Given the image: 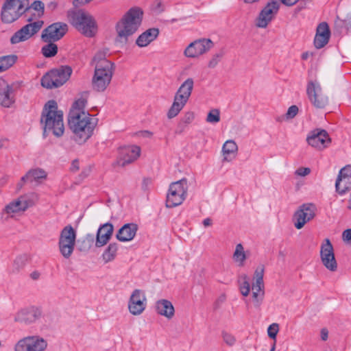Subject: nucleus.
<instances>
[{
    "instance_id": "4468645a",
    "label": "nucleus",
    "mask_w": 351,
    "mask_h": 351,
    "mask_svg": "<svg viewBox=\"0 0 351 351\" xmlns=\"http://www.w3.org/2000/svg\"><path fill=\"white\" fill-rule=\"evenodd\" d=\"M47 342L37 335L28 336L20 339L14 347L15 351H45Z\"/></svg>"
},
{
    "instance_id": "0e129e2a",
    "label": "nucleus",
    "mask_w": 351,
    "mask_h": 351,
    "mask_svg": "<svg viewBox=\"0 0 351 351\" xmlns=\"http://www.w3.org/2000/svg\"><path fill=\"white\" fill-rule=\"evenodd\" d=\"M256 290H253L252 297L255 300H258V293Z\"/></svg>"
},
{
    "instance_id": "5701e85b",
    "label": "nucleus",
    "mask_w": 351,
    "mask_h": 351,
    "mask_svg": "<svg viewBox=\"0 0 351 351\" xmlns=\"http://www.w3.org/2000/svg\"><path fill=\"white\" fill-rule=\"evenodd\" d=\"M15 102L13 85L9 84L5 80L0 78V105L10 108Z\"/></svg>"
},
{
    "instance_id": "c03bdc74",
    "label": "nucleus",
    "mask_w": 351,
    "mask_h": 351,
    "mask_svg": "<svg viewBox=\"0 0 351 351\" xmlns=\"http://www.w3.org/2000/svg\"><path fill=\"white\" fill-rule=\"evenodd\" d=\"M220 121V112L218 109L211 110L207 115L206 121L210 123H217Z\"/></svg>"
},
{
    "instance_id": "4d7b16f0",
    "label": "nucleus",
    "mask_w": 351,
    "mask_h": 351,
    "mask_svg": "<svg viewBox=\"0 0 351 351\" xmlns=\"http://www.w3.org/2000/svg\"><path fill=\"white\" fill-rule=\"evenodd\" d=\"M321 339L322 341H326L328 337V331L326 328H322L320 332Z\"/></svg>"
},
{
    "instance_id": "dca6fc26",
    "label": "nucleus",
    "mask_w": 351,
    "mask_h": 351,
    "mask_svg": "<svg viewBox=\"0 0 351 351\" xmlns=\"http://www.w3.org/2000/svg\"><path fill=\"white\" fill-rule=\"evenodd\" d=\"M214 44L209 38H200L191 43L184 51L186 57L195 58L208 51Z\"/></svg>"
},
{
    "instance_id": "f8f14e48",
    "label": "nucleus",
    "mask_w": 351,
    "mask_h": 351,
    "mask_svg": "<svg viewBox=\"0 0 351 351\" xmlns=\"http://www.w3.org/2000/svg\"><path fill=\"white\" fill-rule=\"evenodd\" d=\"M306 95L311 104L317 109H324L328 104V97L324 93L319 83L317 81L308 82Z\"/></svg>"
},
{
    "instance_id": "cd10ccee",
    "label": "nucleus",
    "mask_w": 351,
    "mask_h": 351,
    "mask_svg": "<svg viewBox=\"0 0 351 351\" xmlns=\"http://www.w3.org/2000/svg\"><path fill=\"white\" fill-rule=\"evenodd\" d=\"M47 172L41 168H35L29 169L25 176L22 177V180H27V182L40 184L47 178Z\"/></svg>"
},
{
    "instance_id": "a18cd8bd",
    "label": "nucleus",
    "mask_w": 351,
    "mask_h": 351,
    "mask_svg": "<svg viewBox=\"0 0 351 351\" xmlns=\"http://www.w3.org/2000/svg\"><path fill=\"white\" fill-rule=\"evenodd\" d=\"M45 5L40 1H34L30 6L27 5V12L29 10L33 9L38 12V16H41L44 13Z\"/></svg>"
},
{
    "instance_id": "f3484780",
    "label": "nucleus",
    "mask_w": 351,
    "mask_h": 351,
    "mask_svg": "<svg viewBox=\"0 0 351 351\" xmlns=\"http://www.w3.org/2000/svg\"><path fill=\"white\" fill-rule=\"evenodd\" d=\"M68 30V26L63 23H54L45 28L41 35L45 43L56 42L62 38Z\"/></svg>"
},
{
    "instance_id": "6ab92c4d",
    "label": "nucleus",
    "mask_w": 351,
    "mask_h": 351,
    "mask_svg": "<svg viewBox=\"0 0 351 351\" xmlns=\"http://www.w3.org/2000/svg\"><path fill=\"white\" fill-rule=\"evenodd\" d=\"M147 298L145 293L141 289H134L130 295L128 308L134 315L141 314L146 308Z\"/></svg>"
},
{
    "instance_id": "13d9d810",
    "label": "nucleus",
    "mask_w": 351,
    "mask_h": 351,
    "mask_svg": "<svg viewBox=\"0 0 351 351\" xmlns=\"http://www.w3.org/2000/svg\"><path fill=\"white\" fill-rule=\"evenodd\" d=\"M91 1L92 0H73V3L74 6L77 7V6H80L82 5L86 4Z\"/></svg>"
},
{
    "instance_id": "a211bd4d",
    "label": "nucleus",
    "mask_w": 351,
    "mask_h": 351,
    "mask_svg": "<svg viewBox=\"0 0 351 351\" xmlns=\"http://www.w3.org/2000/svg\"><path fill=\"white\" fill-rule=\"evenodd\" d=\"M280 8L279 2L277 0H271L268 2L264 8L261 11L257 19L256 26L265 28L269 23L273 19Z\"/></svg>"
},
{
    "instance_id": "72a5a7b5",
    "label": "nucleus",
    "mask_w": 351,
    "mask_h": 351,
    "mask_svg": "<svg viewBox=\"0 0 351 351\" xmlns=\"http://www.w3.org/2000/svg\"><path fill=\"white\" fill-rule=\"evenodd\" d=\"M16 55H8L0 57V73L10 68L17 60Z\"/></svg>"
},
{
    "instance_id": "4c0bfd02",
    "label": "nucleus",
    "mask_w": 351,
    "mask_h": 351,
    "mask_svg": "<svg viewBox=\"0 0 351 351\" xmlns=\"http://www.w3.org/2000/svg\"><path fill=\"white\" fill-rule=\"evenodd\" d=\"M335 27L341 32H348L351 29V15L347 16L344 19L337 18L335 22Z\"/></svg>"
},
{
    "instance_id": "7ed1b4c3",
    "label": "nucleus",
    "mask_w": 351,
    "mask_h": 351,
    "mask_svg": "<svg viewBox=\"0 0 351 351\" xmlns=\"http://www.w3.org/2000/svg\"><path fill=\"white\" fill-rule=\"evenodd\" d=\"M143 12L138 7L130 8L116 24L115 29L117 43L125 45L128 38L134 34L140 27L143 19Z\"/></svg>"
},
{
    "instance_id": "ddd939ff",
    "label": "nucleus",
    "mask_w": 351,
    "mask_h": 351,
    "mask_svg": "<svg viewBox=\"0 0 351 351\" xmlns=\"http://www.w3.org/2000/svg\"><path fill=\"white\" fill-rule=\"evenodd\" d=\"M32 19L29 18L27 21L29 23L22 27L12 36L10 38L11 44L16 45L25 42L40 31L43 25V21L38 20L36 21L32 22Z\"/></svg>"
},
{
    "instance_id": "58836bf2",
    "label": "nucleus",
    "mask_w": 351,
    "mask_h": 351,
    "mask_svg": "<svg viewBox=\"0 0 351 351\" xmlns=\"http://www.w3.org/2000/svg\"><path fill=\"white\" fill-rule=\"evenodd\" d=\"M46 45L41 49L43 55L46 58H51L55 56L58 53V46L54 42L47 43Z\"/></svg>"
},
{
    "instance_id": "393cba45",
    "label": "nucleus",
    "mask_w": 351,
    "mask_h": 351,
    "mask_svg": "<svg viewBox=\"0 0 351 351\" xmlns=\"http://www.w3.org/2000/svg\"><path fill=\"white\" fill-rule=\"evenodd\" d=\"M113 226L110 223H106L101 226L97 233L95 245L97 247L105 245L110 239L113 233Z\"/></svg>"
},
{
    "instance_id": "e2e57ef3",
    "label": "nucleus",
    "mask_w": 351,
    "mask_h": 351,
    "mask_svg": "<svg viewBox=\"0 0 351 351\" xmlns=\"http://www.w3.org/2000/svg\"><path fill=\"white\" fill-rule=\"evenodd\" d=\"M33 280H38L40 277V273L38 271H34L30 275Z\"/></svg>"
},
{
    "instance_id": "a878e982",
    "label": "nucleus",
    "mask_w": 351,
    "mask_h": 351,
    "mask_svg": "<svg viewBox=\"0 0 351 351\" xmlns=\"http://www.w3.org/2000/svg\"><path fill=\"white\" fill-rule=\"evenodd\" d=\"M350 178H351V165H346L341 169L336 180L335 188L336 191L339 194L343 195L350 190V187L346 185L347 183H345L343 186H341V182L343 180H349Z\"/></svg>"
},
{
    "instance_id": "09e8293b",
    "label": "nucleus",
    "mask_w": 351,
    "mask_h": 351,
    "mask_svg": "<svg viewBox=\"0 0 351 351\" xmlns=\"http://www.w3.org/2000/svg\"><path fill=\"white\" fill-rule=\"evenodd\" d=\"M222 56H223L222 53L215 54L208 62V67L212 68V69L215 68L218 64L219 61L221 60V58H222Z\"/></svg>"
},
{
    "instance_id": "3c124183",
    "label": "nucleus",
    "mask_w": 351,
    "mask_h": 351,
    "mask_svg": "<svg viewBox=\"0 0 351 351\" xmlns=\"http://www.w3.org/2000/svg\"><path fill=\"white\" fill-rule=\"evenodd\" d=\"M311 172V169L308 167H300L295 171V174L300 176H306Z\"/></svg>"
},
{
    "instance_id": "37998d69",
    "label": "nucleus",
    "mask_w": 351,
    "mask_h": 351,
    "mask_svg": "<svg viewBox=\"0 0 351 351\" xmlns=\"http://www.w3.org/2000/svg\"><path fill=\"white\" fill-rule=\"evenodd\" d=\"M86 104V99H82V98L78 99L73 103L72 108L70 110V112L75 111L76 113L77 112H79V113L87 112L86 111L84 110Z\"/></svg>"
},
{
    "instance_id": "c9c22d12",
    "label": "nucleus",
    "mask_w": 351,
    "mask_h": 351,
    "mask_svg": "<svg viewBox=\"0 0 351 351\" xmlns=\"http://www.w3.org/2000/svg\"><path fill=\"white\" fill-rule=\"evenodd\" d=\"M108 53L107 49L98 51L93 59V64H95V67H104L105 63H112L111 61L106 59V56Z\"/></svg>"
},
{
    "instance_id": "ea45409f",
    "label": "nucleus",
    "mask_w": 351,
    "mask_h": 351,
    "mask_svg": "<svg viewBox=\"0 0 351 351\" xmlns=\"http://www.w3.org/2000/svg\"><path fill=\"white\" fill-rule=\"evenodd\" d=\"M237 145L232 140H228L226 141L222 147V152L224 155L234 154L237 152Z\"/></svg>"
},
{
    "instance_id": "de8ad7c7",
    "label": "nucleus",
    "mask_w": 351,
    "mask_h": 351,
    "mask_svg": "<svg viewBox=\"0 0 351 351\" xmlns=\"http://www.w3.org/2000/svg\"><path fill=\"white\" fill-rule=\"evenodd\" d=\"M278 331H279L278 324L273 323L267 328V335L271 339H273L275 340Z\"/></svg>"
},
{
    "instance_id": "c756f323",
    "label": "nucleus",
    "mask_w": 351,
    "mask_h": 351,
    "mask_svg": "<svg viewBox=\"0 0 351 351\" xmlns=\"http://www.w3.org/2000/svg\"><path fill=\"white\" fill-rule=\"evenodd\" d=\"M156 312L168 319H171L173 317L175 310L172 303L167 300L162 299L159 300L156 303Z\"/></svg>"
},
{
    "instance_id": "c85d7f7f",
    "label": "nucleus",
    "mask_w": 351,
    "mask_h": 351,
    "mask_svg": "<svg viewBox=\"0 0 351 351\" xmlns=\"http://www.w3.org/2000/svg\"><path fill=\"white\" fill-rule=\"evenodd\" d=\"M316 207L313 204H304L293 215V219H313L315 217Z\"/></svg>"
},
{
    "instance_id": "69168bd1",
    "label": "nucleus",
    "mask_w": 351,
    "mask_h": 351,
    "mask_svg": "<svg viewBox=\"0 0 351 351\" xmlns=\"http://www.w3.org/2000/svg\"><path fill=\"white\" fill-rule=\"evenodd\" d=\"M203 224L205 228L212 225V221H203Z\"/></svg>"
},
{
    "instance_id": "2eb2a0df",
    "label": "nucleus",
    "mask_w": 351,
    "mask_h": 351,
    "mask_svg": "<svg viewBox=\"0 0 351 351\" xmlns=\"http://www.w3.org/2000/svg\"><path fill=\"white\" fill-rule=\"evenodd\" d=\"M320 258L323 265L330 271H336L337 262L334 248L329 239H325L320 246Z\"/></svg>"
},
{
    "instance_id": "774afa93",
    "label": "nucleus",
    "mask_w": 351,
    "mask_h": 351,
    "mask_svg": "<svg viewBox=\"0 0 351 351\" xmlns=\"http://www.w3.org/2000/svg\"><path fill=\"white\" fill-rule=\"evenodd\" d=\"M143 133H145V136H147V137H150L152 135V133L149 132V131H147V130L144 131Z\"/></svg>"
},
{
    "instance_id": "bf43d9fd",
    "label": "nucleus",
    "mask_w": 351,
    "mask_h": 351,
    "mask_svg": "<svg viewBox=\"0 0 351 351\" xmlns=\"http://www.w3.org/2000/svg\"><path fill=\"white\" fill-rule=\"evenodd\" d=\"M299 0H281V2L287 6H291L295 4Z\"/></svg>"
},
{
    "instance_id": "49530a36",
    "label": "nucleus",
    "mask_w": 351,
    "mask_h": 351,
    "mask_svg": "<svg viewBox=\"0 0 351 351\" xmlns=\"http://www.w3.org/2000/svg\"><path fill=\"white\" fill-rule=\"evenodd\" d=\"M221 337L224 343L228 346L232 347L236 343L235 337L226 331H222Z\"/></svg>"
},
{
    "instance_id": "8fccbe9b",
    "label": "nucleus",
    "mask_w": 351,
    "mask_h": 351,
    "mask_svg": "<svg viewBox=\"0 0 351 351\" xmlns=\"http://www.w3.org/2000/svg\"><path fill=\"white\" fill-rule=\"evenodd\" d=\"M298 112V107L295 105H293L288 108L286 113V118L287 119H293L296 116Z\"/></svg>"
},
{
    "instance_id": "412c9836",
    "label": "nucleus",
    "mask_w": 351,
    "mask_h": 351,
    "mask_svg": "<svg viewBox=\"0 0 351 351\" xmlns=\"http://www.w3.org/2000/svg\"><path fill=\"white\" fill-rule=\"evenodd\" d=\"M42 316V311L36 306H29L19 311L15 315L14 320L25 324H31L39 319Z\"/></svg>"
},
{
    "instance_id": "7c9ffc66",
    "label": "nucleus",
    "mask_w": 351,
    "mask_h": 351,
    "mask_svg": "<svg viewBox=\"0 0 351 351\" xmlns=\"http://www.w3.org/2000/svg\"><path fill=\"white\" fill-rule=\"evenodd\" d=\"M159 34V30L157 28H150L142 33L136 39V44L140 47L147 46L151 42L154 40Z\"/></svg>"
},
{
    "instance_id": "79ce46f5",
    "label": "nucleus",
    "mask_w": 351,
    "mask_h": 351,
    "mask_svg": "<svg viewBox=\"0 0 351 351\" xmlns=\"http://www.w3.org/2000/svg\"><path fill=\"white\" fill-rule=\"evenodd\" d=\"M240 282L239 289L241 294L243 296H247L250 291V285L248 280V278L246 275H244Z\"/></svg>"
},
{
    "instance_id": "bb28decb",
    "label": "nucleus",
    "mask_w": 351,
    "mask_h": 351,
    "mask_svg": "<svg viewBox=\"0 0 351 351\" xmlns=\"http://www.w3.org/2000/svg\"><path fill=\"white\" fill-rule=\"evenodd\" d=\"M137 230L138 226L136 223H126L119 230L116 237L120 241H130L135 237Z\"/></svg>"
},
{
    "instance_id": "9b49d317",
    "label": "nucleus",
    "mask_w": 351,
    "mask_h": 351,
    "mask_svg": "<svg viewBox=\"0 0 351 351\" xmlns=\"http://www.w3.org/2000/svg\"><path fill=\"white\" fill-rule=\"evenodd\" d=\"M36 195L34 193L21 195L7 204L4 211L10 217L20 216L28 208L34 205Z\"/></svg>"
},
{
    "instance_id": "2f4dec72",
    "label": "nucleus",
    "mask_w": 351,
    "mask_h": 351,
    "mask_svg": "<svg viewBox=\"0 0 351 351\" xmlns=\"http://www.w3.org/2000/svg\"><path fill=\"white\" fill-rule=\"evenodd\" d=\"M264 270L265 268L263 265H259L256 269L254 274V282L252 284V290H256L257 291H263L264 288Z\"/></svg>"
},
{
    "instance_id": "f03ea898",
    "label": "nucleus",
    "mask_w": 351,
    "mask_h": 351,
    "mask_svg": "<svg viewBox=\"0 0 351 351\" xmlns=\"http://www.w3.org/2000/svg\"><path fill=\"white\" fill-rule=\"evenodd\" d=\"M69 127L73 133V138L78 144L84 143L93 134L96 125L88 112H69Z\"/></svg>"
},
{
    "instance_id": "5fc2aeb1",
    "label": "nucleus",
    "mask_w": 351,
    "mask_h": 351,
    "mask_svg": "<svg viewBox=\"0 0 351 351\" xmlns=\"http://www.w3.org/2000/svg\"><path fill=\"white\" fill-rule=\"evenodd\" d=\"M152 184V179L149 178H144L142 182V188L143 190H147L149 186Z\"/></svg>"
},
{
    "instance_id": "0eeeda50",
    "label": "nucleus",
    "mask_w": 351,
    "mask_h": 351,
    "mask_svg": "<svg viewBox=\"0 0 351 351\" xmlns=\"http://www.w3.org/2000/svg\"><path fill=\"white\" fill-rule=\"evenodd\" d=\"M71 73L72 69L69 66H60L51 69L43 76L41 85L50 89L60 87L66 82Z\"/></svg>"
},
{
    "instance_id": "423d86ee",
    "label": "nucleus",
    "mask_w": 351,
    "mask_h": 351,
    "mask_svg": "<svg viewBox=\"0 0 351 351\" xmlns=\"http://www.w3.org/2000/svg\"><path fill=\"white\" fill-rule=\"evenodd\" d=\"M29 0H6L3 4L1 12V21L11 23L27 12Z\"/></svg>"
},
{
    "instance_id": "aec40b11",
    "label": "nucleus",
    "mask_w": 351,
    "mask_h": 351,
    "mask_svg": "<svg viewBox=\"0 0 351 351\" xmlns=\"http://www.w3.org/2000/svg\"><path fill=\"white\" fill-rule=\"evenodd\" d=\"M309 145L319 149H323L330 143V138L325 130L315 129L308 134L306 138Z\"/></svg>"
},
{
    "instance_id": "4be33fe9",
    "label": "nucleus",
    "mask_w": 351,
    "mask_h": 351,
    "mask_svg": "<svg viewBox=\"0 0 351 351\" xmlns=\"http://www.w3.org/2000/svg\"><path fill=\"white\" fill-rule=\"evenodd\" d=\"M141 154V148L137 145H130L121 147L119 150L118 164L121 167L135 161Z\"/></svg>"
},
{
    "instance_id": "b1692460",
    "label": "nucleus",
    "mask_w": 351,
    "mask_h": 351,
    "mask_svg": "<svg viewBox=\"0 0 351 351\" xmlns=\"http://www.w3.org/2000/svg\"><path fill=\"white\" fill-rule=\"evenodd\" d=\"M330 31L328 25L326 22L319 23L317 27L314 45L317 49L324 47L329 41Z\"/></svg>"
},
{
    "instance_id": "f257e3e1",
    "label": "nucleus",
    "mask_w": 351,
    "mask_h": 351,
    "mask_svg": "<svg viewBox=\"0 0 351 351\" xmlns=\"http://www.w3.org/2000/svg\"><path fill=\"white\" fill-rule=\"evenodd\" d=\"M40 123L43 125L45 136L50 132L56 137L63 135L64 131L63 112L62 110H58V104L55 100H49L44 106Z\"/></svg>"
},
{
    "instance_id": "6e6552de",
    "label": "nucleus",
    "mask_w": 351,
    "mask_h": 351,
    "mask_svg": "<svg viewBox=\"0 0 351 351\" xmlns=\"http://www.w3.org/2000/svg\"><path fill=\"white\" fill-rule=\"evenodd\" d=\"M104 67H95L92 79L93 89L104 92L109 86L114 71V63H105Z\"/></svg>"
},
{
    "instance_id": "680f3d73",
    "label": "nucleus",
    "mask_w": 351,
    "mask_h": 351,
    "mask_svg": "<svg viewBox=\"0 0 351 351\" xmlns=\"http://www.w3.org/2000/svg\"><path fill=\"white\" fill-rule=\"evenodd\" d=\"M25 182H27V180H22V178H21V180L18 182L16 184V190L17 191H19L21 190V189L23 187V185Z\"/></svg>"
},
{
    "instance_id": "864d4df0",
    "label": "nucleus",
    "mask_w": 351,
    "mask_h": 351,
    "mask_svg": "<svg viewBox=\"0 0 351 351\" xmlns=\"http://www.w3.org/2000/svg\"><path fill=\"white\" fill-rule=\"evenodd\" d=\"M342 239L344 241H350L351 240V229H347L343 232Z\"/></svg>"
},
{
    "instance_id": "6e6d98bb",
    "label": "nucleus",
    "mask_w": 351,
    "mask_h": 351,
    "mask_svg": "<svg viewBox=\"0 0 351 351\" xmlns=\"http://www.w3.org/2000/svg\"><path fill=\"white\" fill-rule=\"evenodd\" d=\"M70 169H71V171L73 172H75L79 170L80 165H79L78 160H74L72 162Z\"/></svg>"
},
{
    "instance_id": "a19ab883",
    "label": "nucleus",
    "mask_w": 351,
    "mask_h": 351,
    "mask_svg": "<svg viewBox=\"0 0 351 351\" xmlns=\"http://www.w3.org/2000/svg\"><path fill=\"white\" fill-rule=\"evenodd\" d=\"M195 118L194 113L193 112H187L184 114L182 119L180 120V122L178 125V128H181V130L179 131L180 133H181L184 129V128L191 123Z\"/></svg>"
},
{
    "instance_id": "39448f33",
    "label": "nucleus",
    "mask_w": 351,
    "mask_h": 351,
    "mask_svg": "<svg viewBox=\"0 0 351 351\" xmlns=\"http://www.w3.org/2000/svg\"><path fill=\"white\" fill-rule=\"evenodd\" d=\"M194 86L192 78H187L177 90L173 102L167 112L169 119L176 117L187 103Z\"/></svg>"
},
{
    "instance_id": "052dcab7",
    "label": "nucleus",
    "mask_w": 351,
    "mask_h": 351,
    "mask_svg": "<svg viewBox=\"0 0 351 351\" xmlns=\"http://www.w3.org/2000/svg\"><path fill=\"white\" fill-rule=\"evenodd\" d=\"M308 221H297L295 223V227L297 228V229H301L302 228L304 227V226L305 225V223L307 222Z\"/></svg>"
},
{
    "instance_id": "e433bc0d",
    "label": "nucleus",
    "mask_w": 351,
    "mask_h": 351,
    "mask_svg": "<svg viewBox=\"0 0 351 351\" xmlns=\"http://www.w3.org/2000/svg\"><path fill=\"white\" fill-rule=\"evenodd\" d=\"M28 260V256L26 254H23L17 256L13 261L12 264V272L18 273L22 270Z\"/></svg>"
},
{
    "instance_id": "1a4fd4ad",
    "label": "nucleus",
    "mask_w": 351,
    "mask_h": 351,
    "mask_svg": "<svg viewBox=\"0 0 351 351\" xmlns=\"http://www.w3.org/2000/svg\"><path fill=\"white\" fill-rule=\"evenodd\" d=\"M187 191V180L185 178L171 184L167 195V207L173 208L180 205L186 197Z\"/></svg>"
},
{
    "instance_id": "9d476101",
    "label": "nucleus",
    "mask_w": 351,
    "mask_h": 351,
    "mask_svg": "<svg viewBox=\"0 0 351 351\" xmlns=\"http://www.w3.org/2000/svg\"><path fill=\"white\" fill-rule=\"evenodd\" d=\"M76 240V232L74 228L68 225L61 231L58 247L61 255L66 259H69L73 253Z\"/></svg>"
},
{
    "instance_id": "f704fd0d",
    "label": "nucleus",
    "mask_w": 351,
    "mask_h": 351,
    "mask_svg": "<svg viewBox=\"0 0 351 351\" xmlns=\"http://www.w3.org/2000/svg\"><path fill=\"white\" fill-rule=\"evenodd\" d=\"M234 262L237 263L239 266H243L247 258L246 254L244 251L243 246L241 243L236 245L234 252L232 256Z\"/></svg>"
},
{
    "instance_id": "20e7f679",
    "label": "nucleus",
    "mask_w": 351,
    "mask_h": 351,
    "mask_svg": "<svg viewBox=\"0 0 351 351\" xmlns=\"http://www.w3.org/2000/svg\"><path fill=\"white\" fill-rule=\"evenodd\" d=\"M68 17L71 24L86 37H93L97 31V24L95 18L84 10L69 12Z\"/></svg>"
},
{
    "instance_id": "603ef678",
    "label": "nucleus",
    "mask_w": 351,
    "mask_h": 351,
    "mask_svg": "<svg viewBox=\"0 0 351 351\" xmlns=\"http://www.w3.org/2000/svg\"><path fill=\"white\" fill-rule=\"evenodd\" d=\"M164 5L160 1H156L153 5V10L156 13H160L164 10Z\"/></svg>"
},
{
    "instance_id": "473e14b6",
    "label": "nucleus",
    "mask_w": 351,
    "mask_h": 351,
    "mask_svg": "<svg viewBox=\"0 0 351 351\" xmlns=\"http://www.w3.org/2000/svg\"><path fill=\"white\" fill-rule=\"evenodd\" d=\"M119 245L117 243H111L103 252L101 257L105 263L114 261L117 256Z\"/></svg>"
},
{
    "instance_id": "338daca9",
    "label": "nucleus",
    "mask_w": 351,
    "mask_h": 351,
    "mask_svg": "<svg viewBox=\"0 0 351 351\" xmlns=\"http://www.w3.org/2000/svg\"><path fill=\"white\" fill-rule=\"evenodd\" d=\"M308 58V53L304 52L302 54V60H306Z\"/></svg>"
}]
</instances>
